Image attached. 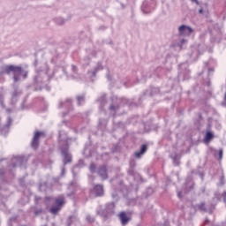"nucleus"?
<instances>
[{
  "label": "nucleus",
  "instance_id": "obj_1",
  "mask_svg": "<svg viewBox=\"0 0 226 226\" xmlns=\"http://www.w3.org/2000/svg\"><path fill=\"white\" fill-rule=\"evenodd\" d=\"M11 72L13 73L14 82H19L20 80V75H22V67L17 65H7L4 67V73L10 75Z\"/></svg>",
  "mask_w": 226,
  "mask_h": 226
},
{
  "label": "nucleus",
  "instance_id": "obj_2",
  "mask_svg": "<svg viewBox=\"0 0 226 226\" xmlns=\"http://www.w3.org/2000/svg\"><path fill=\"white\" fill-rule=\"evenodd\" d=\"M63 206H64V197L59 196L58 198L55 199L54 204L49 208V213H51V215L59 213V210L62 209Z\"/></svg>",
  "mask_w": 226,
  "mask_h": 226
},
{
  "label": "nucleus",
  "instance_id": "obj_3",
  "mask_svg": "<svg viewBox=\"0 0 226 226\" xmlns=\"http://www.w3.org/2000/svg\"><path fill=\"white\" fill-rule=\"evenodd\" d=\"M178 31L181 36H190L193 32V30L190 26H186L185 25L179 26Z\"/></svg>",
  "mask_w": 226,
  "mask_h": 226
},
{
  "label": "nucleus",
  "instance_id": "obj_4",
  "mask_svg": "<svg viewBox=\"0 0 226 226\" xmlns=\"http://www.w3.org/2000/svg\"><path fill=\"white\" fill-rule=\"evenodd\" d=\"M41 135H43V132H36L34 133L31 143L32 147H34V149L38 148V146L40 145V137H41Z\"/></svg>",
  "mask_w": 226,
  "mask_h": 226
},
{
  "label": "nucleus",
  "instance_id": "obj_5",
  "mask_svg": "<svg viewBox=\"0 0 226 226\" xmlns=\"http://www.w3.org/2000/svg\"><path fill=\"white\" fill-rule=\"evenodd\" d=\"M96 197H102L103 195V185H96L94 187Z\"/></svg>",
  "mask_w": 226,
  "mask_h": 226
},
{
  "label": "nucleus",
  "instance_id": "obj_6",
  "mask_svg": "<svg viewBox=\"0 0 226 226\" xmlns=\"http://www.w3.org/2000/svg\"><path fill=\"white\" fill-rule=\"evenodd\" d=\"M119 218L121 220L122 225H126V223L130 222V217L126 215V212L120 213Z\"/></svg>",
  "mask_w": 226,
  "mask_h": 226
},
{
  "label": "nucleus",
  "instance_id": "obj_7",
  "mask_svg": "<svg viewBox=\"0 0 226 226\" xmlns=\"http://www.w3.org/2000/svg\"><path fill=\"white\" fill-rule=\"evenodd\" d=\"M99 175L102 179H107L109 177L107 176V166H102L99 169Z\"/></svg>",
  "mask_w": 226,
  "mask_h": 226
},
{
  "label": "nucleus",
  "instance_id": "obj_8",
  "mask_svg": "<svg viewBox=\"0 0 226 226\" xmlns=\"http://www.w3.org/2000/svg\"><path fill=\"white\" fill-rule=\"evenodd\" d=\"M146 151H147V145H142L140 151L139 152H136L134 154V156L136 158H140V156H142V154H144V153H146Z\"/></svg>",
  "mask_w": 226,
  "mask_h": 226
},
{
  "label": "nucleus",
  "instance_id": "obj_9",
  "mask_svg": "<svg viewBox=\"0 0 226 226\" xmlns=\"http://www.w3.org/2000/svg\"><path fill=\"white\" fill-rule=\"evenodd\" d=\"M64 163H72V155L70 154L64 152Z\"/></svg>",
  "mask_w": 226,
  "mask_h": 226
},
{
  "label": "nucleus",
  "instance_id": "obj_10",
  "mask_svg": "<svg viewBox=\"0 0 226 226\" xmlns=\"http://www.w3.org/2000/svg\"><path fill=\"white\" fill-rule=\"evenodd\" d=\"M213 137H215V135H213L211 132H207L205 139L206 140L209 141L213 139Z\"/></svg>",
  "mask_w": 226,
  "mask_h": 226
},
{
  "label": "nucleus",
  "instance_id": "obj_11",
  "mask_svg": "<svg viewBox=\"0 0 226 226\" xmlns=\"http://www.w3.org/2000/svg\"><path fill=\"white\" fill-rule=\"evenodd\" d=\"M89 170H90L91 172H94V170H96V164L92 163V164L90 165V167H89Z\"/></svg>",
  "mask_w": 226,
  "mask_h": 226
},
{
  "label": "nucleus",
  "instance_id": "obj_12",
  "mask_svg": "<svg viewBox=\"0 0 226 226\" xmlns=\"http://www.w3.org/2000/svg\"><path fill=\"white\" fill-rule=\"evenodd\" d=\"M199 209H201V211H206V203H200L199 205Z\"/></svg>",
  "mask_w": 226,
  "mask_h": 226
},
{
  "label": "nucleus",
  "instance_id": "obj_13",
  "mask_svg": "<svg viewBox=\"0 0 226 226\" xmlns=\"http://www.w3.org/2000/svg\"><path fill=\"white\" fill-rule=\"evenodd\" d=\"M218 154H219V160H222V158H223V150L220 149Z\"/></svg>",
  "mask_w": 226,
  "mask_h": 226
},
{
  "label": "nucleus",
  "instance_id": "obj_14",
  "mask_svg": "<svg viewBox=\"0 0 226 226\" xmlns=\"http://www.w3.org/2000/svg\"><path fill=\"white\" fill-rule=\"evenodd\" d=\"M78 100H79V102H84V96H79V97H78Z\"/></svg>",
  "mask_w": 226,
  "mask_h": 226
},
{
  "label": "nucleus",
  "instance_id": "obj_15",
  "mask_svg": "<svg viewBox=\"0 0 226 226\" xmlns=\"http://www.w3.org/2000/svg\"><path fill=\"white\" fill-rule=\"evenodd\" d=\"M42 212H43V210L41 209V210H39V211H36V212H35V215H40V214L42 213Z\"/></svg>",
  "mask_w": 226,
  "mask_h": 226
},
{
  "label": "nucleus",
  "instance_id": "obj_16",
  "mask_svg": "<svg viewBox=\"0 0 226 226\" xmlns=\"http://www.w3.org/2000/svg\"><path fill=\"white\" fill-rule=\"evenodd\" d=\"M23 77H24V79H26V78H27V72H25V73L23 74Z\"/></svg>",
  "mask_w": 226,
  "mask_h": 226
},
{
  "label": "nucleus",
  "instance_id": "obj_17",
  "mask_svg": "<svg viewBox=\"0 0 226 226\" xmlns=\"http://www.w3.org/2000/svg\"><path fill=\"white\" fill-rule=\"evenodd\" d=\"M203 11H203L202 9H200V10L199 11L200 13H203Z\"/></svg>",
  "mask_w": 226,
  "mask_h": 226
},
{
  "label": "nucleus",
  "instance_id": "obj_18",
  "mask_svg": "<svg viewBox=\"0 0 226 226\" xmlns=\"http://www.w3.org/2000/svg\"><path fill=\"white\" fill-rule=\"evenodd\" d=\"M49 199H50V198L47 197V198H46V200H49Z\"/></svg>",
  "mask_w": 226,
  "mask_h": 226
},
{
  "label": "nucleus",
  "instance_id": "obj_19",
  "mask_svg": "<svg viewBox=\"0 0 226 226\" xmlns=\"http://www.w3.org/2000/svg\"><path fill=\"white\" fill-rule=\"evenodd\" d=\"M192 1H194L195 3H197V0H192Z\"/></svg>",
  "mask_w": 226,
  "mask_h": 226
}]
</instances>
